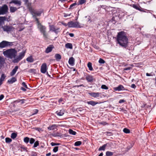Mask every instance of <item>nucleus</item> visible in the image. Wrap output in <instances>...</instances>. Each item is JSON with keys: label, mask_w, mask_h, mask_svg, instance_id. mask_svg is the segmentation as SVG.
Wrapping results in <instances>:
<instances>
[{"label": "nucleus", "mask_w": 156, "mask_h": 156, "mask_svg": "<svg viewBox=\"0 0 156 156\" xmlns=\"http://www.w3.org/2000/svg\"><path fill=\"white\" fill-rule=\"evenodd\" d=\"M42 12V11H36L34 12V14L35 16H39Z\"/></svg>", "instance_id": "f704fd0d"}, {"label": "nucleus", "mask_w": 156, "mask_h": 156, "mask_svg": "<svg viewBox=\"0 0 156 156\" xmlns=\"http://www.w3.org/2000/svg\"><path fill=\"white\" fill-rule=\"evenodd\" d=\"M28 72L34 74H37L38 73V71L36 69H30L28 70Z\"/></svg>", "instance_id": "a211bd4d"}, {"label": "nucleus", "mask_w": 156, "mask_h": 156, "mask_svg": "<svg viewBox=\"0 0 156 156\" xmlns=\"http://www.w3.org/2000/svg\"><path fill=\"white\" fill-rule=\"evenodd\" d=\"M101 88L105 90H107L108 88V87L105 85H102L101 86Z\"/></svg>", "instance_id": "37998d69"}, {"label": "nucleus", "mask_w": 156, "mask_h": 156, "mask_svg": "<svg viewBox=\"0 0 156 156\" xmlns=\"http://www.w3.org/2000/svg\"><path fill=\"white\" fill-rule=\"evenodd\" d=\"M113 89L116 91H120L122 90H125L124 86L122 85H119L118 87H114Z\"/></svg>", "instance_id": "9b49d317"}, {"label": "nucleus", "mask_w": 156, "mask_h": 156, "mask_svg": "<svg viewBox=\"0 0 156 156\" xmlns=\"http://www.w3.org/2000/svg\"><path fill=\"white\" fill-rule=\"evenodd\" d=\"M17 81V79L16 77H12L9 79L8 80V83L9 84H12Z\"/></svg>", "instance_id": "4468645a"}, {"label": "nucleus", "mask_w": 156, "mask_h": 156, "mask_svg": "<svg viewBox=\"0 0 156 156\" xmlns=\"http://www.w3.org/2000/svg\"><path fill=\"white\" fill-rule=\"evenodd\" d=\"M5 61V59L3 57H0V64L2 65L4 64Z\"/></svg>", "instance_id": "58836bf2"}, {"label": "nucleus", "mask_w": 156, "mask_h": 156, "mask_svg": "<svg viewBox=\"0 0 156 156\" xmlns=\"http://www.w3.org/2000/svg\"><path fill=\"white\" fill-rule=\"evenodd\" d=\"M58 126L63 127L64 126L63 125L52 124L49 126L47 128L50 130H53L57 129V128Z\"/></svg>", "instance_id": "6e6552de"}, {"label": "nucleus", "mask_w": 156, "mask_h": 156, "mask_svg": "<svg viewBox=\"0 0 156 156\" xmlns=\"http://www.w3.org/2000/svg\"><path fill=\"white\" fill-rule=\"evenodd\" d=\"M35 141V140L34 139L32 138H30V140H29V142L30 144H33L34 143Z\"/></svg>", "instance_id": "79ce46f5"}, {"label": "nucleus", "mask_w": 156, "mask_h": 156, "mask_svg": "<svg viewBox=\"0 0 156 156\" xmlns=\"http://www.w3.org/2000/svg\"><path fill=\"white\" fill-rule=\"evenodd\" d=\"M55 57L57 60H59L61 59V56L59 54H57L55 55Z\"/></svg>", "instance_id": "2f4dec72"}, {"label": "nucleus", "mask_w": 156, "mask_h": 156, "mask_svg": "<svg viewBox=\"0 0 156 156\" xmlns=\"http://www.w3.org/2000/svg\"><path fill=\"white\" fill-rule=\"evenodd\" d=\"M125 101L124 100L121 99L119 101V103H122L124 102Z\"/></svg>", "instance_id": "052dcab7"}, {"label": "nucleus", "mask_w": 156, "mask_h": 156, "mask_svg": "<svg viewBox=\"0 0 156 156\" xmlns=\"http://www.w3.org/2000/svg\"><path fill=\"white\" fill-rule=\"evenodd\" d=\"M89 94L92 97H93L94 98H97L99 97H100V98H101V96L100 95L101 94V93L99 92H91L89 93Z\"/></svg>", "instance_id": "9d476101"}, {"label": "nucleus", "mask_w": 156, "mask_h": 156, "mask_svg": "<svg viewBox=\"0 0 156 156\" xmlns=\"http://www.w3.org/2000/svg\"><path fill=\"white\" fill-rule=\"evenodd\" d=\"M17 136V133H12L11 134V138L14 139H15Z\"/></svg>", "instance_id": "c85d7f7f"}, {"label": "nucleus", "mask_w": 156, "mask_h": 156, "mask_svg": "<svg viewBox=\"0 0 156 156\" xmlns=\"http://www.w3.org/2000/svg\"><path fill=\"white\" fill-rule=\"evenodd\" d=\"M100 124H101L103 126H105L107 125H108V123L105 122L103 121L99 123Z\"/></svg>", "instance_id": "49530a36"}, {"label": "nucleus", "mask_w": 156, "mask_h": 156, "mask_svg": "<svg viewBox=\"0 0 156 156\" xmlns=\"http://www.w3.org/2000/svg\"><path fill=\"white\" fill-rule=\"evenodd\" d=\"M27 60L28 62H33L34 61V59L31 56H30L27 58Z\"/></svg>", "instance_id": "7c9ffc66"}, {"label": "nucleus", "mask_w": 156, "mask_h": 156, "mask_svg": "<svg viewBox=\"0 0 156 156\" xmlns=\"http://www.w3.org/2000/svg\"><path fill=\"white\" fill-rule=\"evenodd\" d=\"M65 47L67 48L72 49L73 45L72 44L67 43L65 44Z\"/></svg>", "instance_id": "5701e85b"}, {"label": "nucleus", "mask_w": 156, "mask_h": 156, "mask_svg": "<svg viewBox=\"0 0 156 156\" xmlns=\"http://www.w3.org/2000/svg\"><path fill=\"white\" fill-rule=\"evenodd\" d=\"M118 43L122 47H126L128 43V39L126 34L123 31L119 32L117 36Z\"/></svg>", "instance_id": "f257e3e1"}, {"label": "nucleus", "mask_w": 156, "mask_h": 156, "mask_svg": "<svg viewBox=\"0 0 156 156\" xmlns=\"http://www.w3.org/2000/svg\"><path fill=\"white\" fill-rule=\"evenodd\" d=\"M87 103L88 105H91L92 106H94L95 105H96V104H98V103L97 102H96L94 101H87Z\"/></svg>", "instance_id": "412c9836"}, {"label": "nucleus", "mask_w": 156, "mask_h": 156, "mask_svg": "<svg viewBox=\"0 0 156 156\" xmlns=\"http://www.w3.org/2000/svg\"><path fill=\"white\" fill-rule=\"evenodd\" d=\"M131 87H132L133 88L135 89L136 87V86L135 84H133L131 85Z\"/></svg>", "instance_id": "bf43d9fd"}, {"label": "nucleus", "mask_w": 156, "mask_h": 156, "mask_svg": "<svg viewBox=\"0 0 156 156\" xmlns=\"http://www.w3.org/2000/svg\"><path fill=\"white\" fill-rule=\"evenodd\" d=\"M21 2L19 0H12L10 3H14L15 4L18 5L20 6L21 5Z\"/></svg>", "instance_id": "ddd939ff"}, {"label": "nucleus", "mask_w": 156, "mask_h": 156, "mask_svg": "<svg viewBox=\"0 0 156 156\" xmlns=\"http://www.w3.org/2000/svg\"><path fill=\"white\" fill-rule=\"evenodd\" d=\"M17 10V8L15 7L11 6L10 8V11L12 12H14Z\"/></svg>", "instance_id": "a878e982"}, {"label": "nucleus", "mask_w": 156, "mask_h": 156, "mask_svg": "<svg viewBox=\"0 0 156 156\" xmlns=\"http://www.w3.org/2000/svg\"><path fill=\"white\" fill-rule=\"evenodd\" d=\"M87 66L89 68H92V63L90 62H89L87 64Z\"/></svg>", "instance_id": "603ef678"}, {"label": "nucleus", "mask_w": 156, "mask_h": 156, "mask_svg": "<svg viewBox=\"0 0 156 156\" xmlns=\"http://www.w3.org/2000/svg\"><path fill=\"white\" fill-rule=\"evenodd\" d=\"M53 48V47L52 45H50L46 49L45 51L46 53H48L52 50V49Z\"/></svg>", "instance_id": "6ab92c4d"}, {"label": "nucleus", "mask_w": 156, "mask_h": 156, "mask_svg": "<svg viewBox=\"0 0 156 156\" xmlns=\"http://www.w3.org/2000/svg\"><path fill=\"white\" fill-rule=\"evenodd\" d=\"M85 2H86L85 0H80L79 1V4H78V5L82 4L84 3Z\"/></svg>", "instance_id": "de8ad7c7"}, {"label": "nucleus", "mask_w": 156, "mask_h": 156, "mask_svg": "<svg viewBox=\"0 0 156 156\" xmlns=\"http://www.w3.org/2000/svg\"><path fill=\"white\" fill-rule=\"evenodd\" d=\"M36 20L37 22V28L39 29L41 32L43 34V37L46 38L47 34L46 33V27L43 25H42L39 22L38 19L36 18Z\"/></svg>", "instance_id": "7ed1b4c3"}, {"label": "nucleus", "mask_w": 156, "mask_h": 156, "mask_svg": "<svg viewBox=\"0 0 156 156\" xmlns=\"http://www.w3.org/2000/svg\"><path fill=\"white\" fill-rule=\"evenodd\" d=\"M106 156H112L113 155V153L109 151H107L106 152Z\"/></svg>", "instance_id": "72a5a7b5"}, {"label": "nucleus", "mask_w": 156, "mask_h": 156, "mask_svg": "<svg viewBox=\"0 0 156 156\" xmlns=\"http://www.w3.org/2000/svg\"><path fill=\"white\" fill-rule=\"evenodd\" d=\"M20 147L21 149H23V151H28L27 150V147H25L23 146H21Z\"/></svg>", "instance_id": "a18cd8bd"}, {"label": "nucleus", "mask_w": 156, "mask_h": 156, "mask_svg": "<svg viewBox=\"0 0 156 156\" xmlns=\"http://www.w3.org/2000/svg\"><path fill=\"white\" fill-rule=\"evenodd\" d=\"M34 113L33 114H37L38 112V110H37V109H35L34 110Z\"/></svg>", "instance_id": "69168bd1"}, {"label": "nucleus", "mask_w": 156, "mask_h": 156, "mask_svg": "<svg viewBox=\"0 0 156 156\" xmlns=\"http://www.w3.org/2000/svg\"><path fill=\"white\" fill-rule=\"evenodd\" d=\"M75 61V59L73 57H71L69 58V63L71 66H73L74 65Z\"/></svg>", "instance_id": "dca6fc26"}, {"label": "nucleus", "mask_w": 156, "mask_h": 156, "mask_svg": "<svg viewBox=\"0 0 156 156\" xmlns=\"http://www.w3.org/2000/svg\"><path fill=\"white\" fill-rule=\"evenodd\" d=\"M106 133L107 135L108 136H111L112 135V133L111 132H107Z\"/></svg>", "instance_id": "4d7b16f0"}, {"label": "nucleus", "mask_w": 156, "mask_h": 156, "mask_svg": "<svg viewBox=\"0 0 156 156\" xmlns=\"http://www.w3.org/2000/svg\"><path fill=\"white\" fill-rule=\"evenodd\" d=\"M25 53V51H23L20 52L19 56L18 58L17 59L14 60H13V62H17L20 60L24 56Z\"/></svg>", "instance_id": "1a4fd4ad"}, {"label": "nucleus", "mask_w": 156, "mask_h": 156, "mask_svg": "<svg viewBox=\"0 0 156 156\" xmlns=\"http://www.w3.org/2000/svg\"><path fill=\"white\" fill-rule=\"evenodd\" d=\"M132 7L135 9L140 11H142V9L139 5L133 4Z\"/></svg>", "instance_id": "aec40b11"}, {"label": "nucleus", "mask_w": 156, "mask_h": 156, "mask_svg": "<svg viewBox=\"0 0 156 156\" xmlns=\"http://www.w3.org/2000/svg\"><path fill=\"white\" fill-rule=\"evenodd\" d=\"M78 110L79 111H82L83 110V109L82 108H78Z\"/></svg>", "instance_id": "338daca9"}, {"label": "nucleus", "mask_w": 156, "mask_h": 156, "mask_svg": "<svg viewBox=\"0 0 156 156\" xmlns=\"http://www.w3.org/2000/svg\"><path fill=\"white\" fill-rule=\"evenodd\" d=\"M17 69H13L12 71L10 73V76H13L16 73Z\"/></svg>", "instance_id": "393cba45"}, {"label": "nucleus", "mask_w": 156, "mask_h": 156, "mask_svg": "<svg viewBox=\"0 0 156 156\" xmlns=\"http://www.w3.org/2000/svg\"><path fill=\"white\" fill-rule=\"evenodd\" d=\"M22 86L25 87V88L28 89V87L27 85L26 84V83L24 82H23L22 83Z\"/></svg>", "instance_id": "864d4df0"}, {"label": "nucleus", "mask_w": 156, "mask_h": 156, "mask_svg": "<svg viewBox=\"0 0 156 156\" xmlns=\"http://www.w3.org/2000/svg\"><path fill=\"white\" fill-rule=\"evenodd\" d=\"M123 131L124 133H129L130 132V130L126 128H124L123 129Z\"/></svg>", "instance_id": "ea45409f"}, {"label": "nucleus", "mask_w": 156, "mask_h": 156, "mask_svg": "<svg viewBox=\"0 0 156 156\" xmlns=\"http://www.w3.org/2000/svg\"><path fill=\"white\" fill-rule=\"evenodd\" d=\"M25 101V100L24 99H20V101L21 102V104H24L25 103L24 101Z\"/></svg>", "instance_id": "0e129e2a"}, {"label": "nucleus", "mask_w": 156, "mask_h": 156, "mask_svg": "<svg viewBox=\"0 0 156 156\" xmlns=\"http://www.w3.org/2000/svg\"><path fill=\"white\" fill-rule=\"evenodd\" d=\"M82 144V142L81 141H77L75 142L74 144V145L75 146H79L81 145Z\"/></svg>", "instance_id": "e433bc0d"}, {"label": "nucleus", "mask_w": 156, "mask_h": 156, "mask_svg": "<svg viewBox=\"0 0 156 156\" xmlns=\"http://www.w3.org/2000/svg\"><path fill=\"white\" fill-rule=\"evenodd\" d=\"M71 13L69 14H67L66 13H64V16L65 17H67L68 16H70Z\"/></svg>", "instance_id": "6e6d98bb"}, {"label": "nucleus", "mask_w": 156, "mask_h": 156, "mask_svg": "<svg viewBox=\"0 0 156 156\" xmlns=\"http://www.w3.org/2000/svg\"><path fill=\"white\" fill-rule=\"evenodd\" d=\"M2 28L4 31L7 32L11 31L13 28V27L11 26L6 25L2 27Z\"/></svg>", "instance_id": "f8f14e48"}, {"label": "nucleus", "mask_w": 156, "mask_h": 156, "mask_svg": "<svg viewBox=\"0 0 156 156\" xmlns=\"http://www.w3.org/2000/svg\"><path fill=\"white\" fill-rule=\"evenodd\" d=\"M56 133V137L61 136V133H60L57 132Z\"/></svg>", "instance_id": "5fc2aeb1"}, {"label": "nucleus", "mask_w": 156, "mask_h": 156, "mask_svg": "<svg viewBox=\"0 0 156 156\" xmlns=\"http://www.w3.org/2000/svg\"><path fill=\"white\" fill-rule=\"evenodd\" d=\"M50 30L54 32L56 34H57L60 32V28L56 27L53 25H50L49 26Z\"/></svg>", "instance_id": "0eeeda50"}, {"label": "nucleus", "mask_w": 156, "mask_h": 156, "mask_svg": "<svg viewBox=\"0 0 156 156\" xmlns=\"http://www.w3.org/2000/svg\"><path fill=\"white\" fill-rule=\"evenodd\" d=\"M58 146L55 147L54 149H53V151L54 152H57L58 150Z\"/></svg>", "instance_id": "c03bdc74"}, {"label": "nucleus", "mask_w": 156, "mask_h": 156, "mask_svg": "<svg viewBox=\"0 0 156 156\" xmlns=\"http://www.w3.org/2000/svg\"><path fill=\"white\" fill-rule=\"evenodd\" d=\"M86 79L88 82H91L93 80V76L91 75H88L86 77Z\"/></svg>", "instance_id": "2eb2a0df"}, {"label": "nucleus", "mask_w": 156, "mask_h": 156, "mask_svg": "<svg viewBox=\"0 0 156 156\" xmlns=\"http://www.w3.org/2000/svg\"><path fill=\"white\" fill-rule=\"evenodd\" d=\"M47 69L48 70H47V74L48 76L51 77L50 75H49V74H51V73L52 69Z\"/></svg>", "instance_id": "473e14b6"}, {"label": "nucleus", "mask_w": 156, "mask_h": 156, "mask_svg": "<svg viewBox=\"0 0 156 156\" xmlns=\"http://www.w3.org/2000/svg\"><path fill=\"white\" fill-rule=\"evenodd\" d=\"M5 142L6 143H10L12 141V140L9 138L7 137L5 139Z\"/></svg>", "instance_id": "4c0bfd02"}, {"label": "nucleus", "mask_w": 156, "mask_h": 156, "mask_svg": "<svg viewBox=\"0 0 156 156\" xmlns=\"http://www.w3.org/2000/svg\"><path fill=\"white\" fill-rule=\"evenodd\" d=\"M13 45L12 42L3 41L0 43V48H3L5 47H9L12 46Z\"/></svg>", "instance_id": "39448f33"}, {"label": "nucleus", "mask_w": 156, "mask_h": 156, "mask_svg": "<svg viewBox=\"0 0 156 156\" xmlns=\"http://www.w3.org/2000/svg\"><path fill=\"white\" fill-rule=\"evenodd\" d=\"M4 96L3 94H1L0 95V101L2 100L4 98Z\"/></svg>", "instance_id": "e2e57ef3"}, {"label": "nucleus", "mask_w": 156, "mask_h": 156, "mask_svg": "<svg viewBox=\"0 0 156 156\" xmlns=\"http://www.w3.org/2000/svg\"><path fill=\"white\" fill-rule=\"evenodd\" d=\"M47 69H41V71L42 73H47Z\"/></svg>", "instance_id": "8fccbe9b"}, {"label": "nucleus", "mask_w": 156, "mask_h": 156, "mask_svg": "<svg viewBox=\"0 0 156 156\" xmlns=\"http://www.w3.org/2000/svg\"><path fill=\"white\" fill-rule=\"evenodd\" d=\"M20 89L24 91H25L26 90V89L23 87H21Z\"/></svg>", "instance_id": "774afa93"}, {"label": "nucleus", "mask_w": 156, "mask_h": 156, "mask_svg": "<svg viewBox=\"0 0 156 156\" xmlns=\"http://www.w3.org/2000/svg\"><path fill=\"white\" fill-rule=\"evenodd\" d=\"M107 146V144H104L102 146L100 147L98 149L99 151H104L106 147Z\"/></svg>", "instance_id": "b1692460"}, {"label": "nucleus", "mask_w": 156, "mask_h": 156, "mask_svg": "<svg viewBox=\"0 0 156 156\" xmlns=\"http://www.w3.org/2000/svg\"><path fill=\"white\" fill-rule=\"evenodd\" d=\"M56 114L58 116H61L63 115L64 113V110L63 109L60 110L59 111H58L55 112Z\"/></svg>", "instance_id": "f3484780"}, {"label": "nucleus", "mask_w": 156, "mask_h": 156, "mask_svg": "<svg viewBox=\"0 0 156 156\" xmlns=\"http://www.w3.org/2000/svg\"><path fill=\"white\" fill-rule=\"evenodd\" d=\"M34 145L33 147L35 148L37 147L39 145V141L38 140L36 141L35 142H34Z\"/></svg>", "instance_id": "c9c22d12"}, {"label": "nucleus", "mask_w": 156, "mask_h": 156, "mask_svg": "<svg viewBox=\"0 0 156 156\" xmlns=\"http://www.w3.org/2000/svg\"><path fill=\"white\" fill-rule=\"evenodd\" d=\"M6 77V76L4 74H2L1 75V77L0 78V80L2 82L4 81Z\"/></svg>", "instance_id": "cd10ccee"}, {"label": "nucleus", "mask_w": 156, "mask_h": 156, "mask_svg": "<svg viewBox=\"0 0 156 156\" xmlns=\"http://www.w3.org/2000/svg\"><path fill=\"white\" fill-rule=\"evenodd\" d=\"M8 10V6L6 5H4L2 7H0V15L5 14Z\"/></svg>", "instance_id": "423d86ee"}, {"label": "nucleus", "mask_w": 156, "mask_h": 156, "mask_svg": "<svg viewBox=\"0 0 156 156\" xmlns=\"http://www.w3.org/2000/svg\"><path fill=\"white\" fill-rule=\"evenodd\" d=\"M30 140V138L28 137H26L23 139L24 142L26 144H27Z\"/></svg>", "instance_id": "bb28decb"}, {"label": "nucleus", "mask_w": 156, "mask_h": 156, "mask_svg": "<svg viewBox=\"0 0 156 156\" xmlns=\"http://www.w3.org/2000/svg\"><path fill=\"white\" fill-rule=\"evenodd\" d=\"M76 5V3H74L70 5V8H71L73 6Z\"/></svg>", "instance_id": "680f3d73"}, {"label": "nucleus", "mask_w": 156, "mask_h": 156, "mask_svg": "<svg viewBox=\"0 0 156 156\" xmlns=\"http://www.w3.org/2000/svg\"><path fill=\"white\" fill-rule=\"evenodd\" d=\"M5 20V17H0V27L4 23V21Z\"/></svg>", "instance_id": "4be33fe9"}, {"label": "nucleus", "mask_w": 156, "mask_h": 156, "mask_svg": "<svg viewBox=\"0 0 156 156\" xmlns=\"http://www.w3.org/2000/svg\"><path fill=\"white\" fill-rule=\"evenodd\" d=\"M47 65L46 63H43L42 65L41 68H46Z\"/></svg>", "instance_id": "3c124183"}, {"label": "nucleus", "mask_w": 156, "mask_h": 156, "mask_svg": "<svg viewBox=\"0 0 156 156\" xmlns=\"http://www.w3.org/2000/svg\"><path fill=\"white\" fill-rule=\"evenodd\" d=\"M84 87V85L83 84H81V85H75V86H74V87Z\"/></svg>", "instance_id": "13d9d810"}, {"label": "nucleus", "mask_w": 156, "mask_h": 156, "mask_svg": "<svg viewBox=\"0 0 156 156\" xmlns=\"http://www.w3.org/2000/svg\"><path fill=\"white\" fill-rule=\"evenodd\" d=\"M69 133L70 134H71L73 135H76V132L75 131H73L72 129H69Z\"/></svg>", "instance_id": "c756f323"}, {"label": "nucleus", "mask_w": 156, "mask_h": 156, "mask_svg": "<svg viewBox=\"0 0 156 156\" xmlns=\"http://www.w3.org/2000/svg\"><path fill=\"white\" fill-rule=\"evenodd\" d=\"M17 52L14 49H8L3 51V54L5 56L11 58H15Z\"/></svg>", "instance_id": "f03ea898"}, {"label": "nucleus", "mask_w": 156, "mask_h": 156, "mask_svg": "<svg viewBox=\"0 0 156 156\" xmlns=\"http://www.w3.org/2000/svg\"><path fill=\"white\" fill-rule=\"evenodd\" d=\"M35 130H37L39 132H40L41 133L43 131V130L42 129V128H38V127H35L34 128Z\"/></svg>", "instance_id": "a19ab883"}, {"label": "nucleus", "mask_w": 156, "mask_h": 156, "mask_svg": "<svg viewBox=\"0 0 156 156\" xmlns=\"http://www.w3.org/2000/svg\"><path fill=\"white\" fill-rule=\"evenodd\" d=\"M101 64H103L105 63V61L102 58H100L98 61Z\"/></svg>", "instance_id": "09e8293b"}, {"label": "nucleus", "mask_w": 156, "mask_h": 156, "mask_svg": "<svg viewBox=\"0 0 156 156\" xmlns=\"http://www.w3.org/2000/svg\"><path fill=\"white\" fill-rule=\"evenodd\" d=\"M68 25L69 27L81 28L83 27L84 25L77 22L70 21L68 23Z\"/></svg>", "instance_id": "20e7f679"}]
</instances>
